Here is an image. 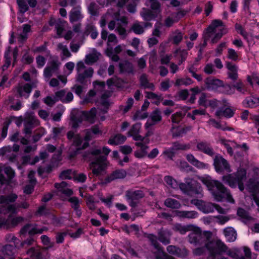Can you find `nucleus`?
<instances>
[{
  "label": "nucleus",
  "instance_id": "bf43d9fd",
  "mask_svg": "<svg viewBox=\"0 0 259 259\" xmlns=\"http://www.w3.org/2000/svg\"><path fill=\"white\" fill-rule=\"evenodd\" d=\"M60 63L58 59L53 60L49 62V66L48 67L50 68L53 72H55L59 69Z\"/></svg>",
  "mask_w": 259,
  "mask_h": 259
},
{
  "label": "nucleus",
  "instance_id": "20e7f679",
  "mask_svg": "<svg viewBox=\"0 0 259 259\" xmlns=\"http://www.w3.org/2000/svg\"><path fill=\"white\" fill-rule=\"evenodd\" d=\"M204 83L206 89L208 91L228 94L231 90L230 84L212 76L206 78Z\"/></svg>",
  "mask_w": 259,
  "mask_h": 259
},
{
  "label": "nucleus",
  "instance_id": "ddd939ff",
  "mask_svg": "<svg viewBox=\"0 0 259 259\" xmlns=\"http://www.w3.org/2000/svg\"><path fill=\"white\" fill-rule=\"evenodd\" d=\"M167 251L170 254L180 257H185L188 254V251L185 248H180L175 245H169L166 248Z\"/></svg>",
  "mask_w": 259,
  "mask_h": 259
},
{
  "label": "nucleus",
  "instance_id": "e433bc0d",
  "mask_svg": "<svg viewBox=\"0 0 259 259\" xmlns=\"http://www.w3.org/2000/svg\"><path fill=\"white\" fill-rule=\"evenodd\" d=\"M186 113L182 111L177 112L172 114L171 119L173 123L179 124L185 116Z\"/></svg>",
  "mask_w": 259,
  "mask_h": 259
},
{
  "label": "nucleus",
  "instance_id": "bb28decb",
  "mask_svg": "<svg viewBox=\"0 0 259 259\" xmlns=\"http://www.w3.org/2000/svg\"><path fill=\"white\" fill-rule=\"evenodd\" d=\"M176 214L180 218L194 219L196 217L197 212L195 211L176 210Z\"/></svg>",
  "mask_w": 259,
  "mask_h": 259
},
{
  "label": "nucleus",
  "instance_id": "79ce46f5",
  "mask_svg": "<svg viewBox=\"0 0 259 259\" xmlns=\"http://www.w3.org/2000/svg\"><path fill=\"white\" fill-rule=\"evenodd\" d=\"M158 239L164 244H168L170 243L169 238L166 237L165 231L160 229L158 233Z\"/></svg>",
  "mask_w": 259,
  "mask_h": 259
},
{
  "label": "nucleus",
  "instance_id": "603ef678",
  "mask_svg": "<svg viewBox=\"0 0 259 259\" xmlns=\"http://www.w3.org/2000/svg\"><path fill=\"white\" fill-rule=\"evenodd\" d=\"M164 181L168 185L172 188L175 189L178 187L177 182L170 176H166L164 178Z\"/></svg>",
  "mask_w": 259,
  "mask_h": 259
},
{
  "label": "nucleus",
  "instance_id": "6e6d98bb",
  "mask_svg": "<svg viewBox=\"0 0 259 259\" xmlns=\"http://www.w3.org/2000/svg\"><path fill=\"white\" fill-rule=\"evenodd\" d=\"M12 227L11 221L9 219L1 218L0 219V229H9Z\"/></svg>",
  "mask_w": 259,
  "mask_h": 259
},
{
  "label": "nucleus",
  "instance_id": "5fc2aeb1",
  "mask_svg": "<svg viewBox=\"0 0 259 259\" xmlns=\"http://www.w3.org/2000/svg\"><path fill=\"white\" fill-rule=\"evenodd\" d=\"M168 160H173L176 155V152L170 147L163 151L162 153Z\"/></svg>",
  "mask_w": 259,
  "mask_h": 259
},
{
  "label": "nucleus",
  "instance_id": "f3484780",
  "mask_svg": "<svg viewBox=\"0 0 259 259\" xmlns=\"http://www.w3.org/2000/svg\"><path fill=\"white\" fill-rule=\"evenodd\" d=\"M81 7L77 6L73 8L69 13V20L71 23L76 22L83 18L81 14Z\"/></svg>",
  "mask_w": 259,
  "mask_h": 259
},
{
  "label": "nucleus",
  "instance_id": "412c9836",
  "mask_svg": "<svg viewBox=\"0 0 259 259\" xmlns=\"http://www.w3.org/2000/svg\"><path fill=\"white\" fill-rule=\"evenodd\" d=\"M36 120L33 117L26 118L24 123V132L26 135H30L34 127V124Z\"/></svg>",
  "mask_w": 259,
  "mask_h": 259
},
{
  "label": "nucleus",
  "instance_id": "774afa93",
  "mask_svg": "<svg viewBox=\"0 0 259 259\" xmlns=\"http://www.w3.org/2000/svg\"><path fill=\"white\" fill-rule=\"evenodd\" d=\"M83 140L79 134H76L75 138L73 140V145L77 148L81 146Z\"/></svg>",
  "mask_w": 259,
  "mask_h": 259
},
{
  "label": "nucleus",
  "instance_id": "49530a36",
  "mask_svg": "<svg viewBox=\"0 0 259 259\" xmlns=\"http://www.w3.org/2000/svg\"><path fill=\"white\" fill-rule=\"evenodd\" d=\"M141 122H137L134 124L128 132V136L129 137L136 134H139V131L141 127Z\"/></svg>",
  "mask_w": 259,
  "mask_h": 259
},
{
  "label": "nucleus",
  "instance_id": "de8ad7c7",
  "mask_svg": "<svg viewBox=\"0 0 259 259\" xmlns=\"http://www.w3.org/2000/svg\"><path fill=\"white\" fill-rule=\"evenodd\" d=\"M75 171H72L71 169H68L66 170H63L61 172L59 175V178L62 180H66V179H71V177L70 175L71 174H74Z\"/></svg>",
  "mask_w": 259,
  "mask_h": 259
},
{
  "label": "nucleus",
  "instance_id": "7c9ffc66",
  "mask_svg": "<svg viewBox=\"0 0 259 259\" xmlns=\"http://www.w3.org/2000/svg\"><path fill=\"white\" fill-rule=\"evenodd\" d=\"M17 197V195L15 194H11L7 196H1L0 204H8L9 203L14 202Z\"/></svg>",
  "mask_w": 259,
  "mask_h": 259
},
{
  "label": "nucleus",
  "instance_id": "b1692460",
  "mask_svg": "<svg viewBox=\"0 0 259 259\" xmlns=\"http://www.w3.org/2000/svg\"><path fill=\"white\" fill-rule=\"evenodd\" d=\"M106 167V163H91L90 168L94 175L98 176L105 170Z\"/></svg>",
  "mask_w": 259,
  "mask_h": 259
},
{
  "label": "nucleus",
  "instance_id": "f257e3e1",
  "mask_svg": "<svg viewBox=\"0 0 259 259\" xmlns=\"http://www.w3.org/2000/svg\"><path fill=\"white\" fill-rule=\"evenodd\" d=\"M212 233L209 231L202 232L201 229L194 226V228L188 236L189 241L196 246L205 244L209 250L212 259H214L217 255H220L227 251V246L220 240L210 241Z\"/></svg>",
  "mask_w": 259,
  "mask_h": 259
},
{
  "label": "nucleus",
  "instance_id": "680f3d73",
  "mask_svg": "<svg viewBox=\"0 0 259 259\" xmlns=\"http://www.w3.org/2000/svg\"><path fill=\"white\" fill-rule=\"evenodd\" d=\"M6 120H10L11 123L14 122L17 126L19 127L22 123L23 119L21 117H17L14 116H11L7 118Z\"/></svg>",
  "mask_w": 259,
  "mask_h": 259
},
{
  "label": "nucleus",
  "instance_id": "f704fd0d",
  "mask_svg": "<svg viewBox=\"0 0 259 259\" xmlns=\"http://www.w3.org/2000/svg\"><path fill=\"white\" fill-rule=\"evenodd\" d=\"M19 13L24 14L29 10V6L25 0H17Z\"/></svg>",
  "mask_w": 259,
  "mask_h": 259
},
{
  "label": "nucleus",
  "instance_id": "9d476101",
  "mask_svg": "<svg viewBox=\"0 0 259 259\" xmlns=\"http://www.w3.org/2000/svg\"><path fill=\"white\" fill-rule=\"evenodd\" d=\"M125 196L127 199L130 201V204L132 207H136L139 203V199L144 196L142 191H131L128 190L126 192Z\"/></svg>",
  "mask_w": 259,
  "mask_h": 259
},
{
  "label": "nucleus",
  "instance_id": "ea45409f",
  "mask_svg": "<svg viewBox=\"0 0 259 259\" xmlns=\"http://www.w3.org/2000/svg\"><path fill=\"white\" fill-rule=\"evenodd\" d=\"M27 253L30 254L33 259L42 258L41 252L39 249H35L34 247L30 248L27 251Z\"/></svg>",
  "mask_w": 259,
  "mask_h": 259
},
{
  "label": "nucleus",
  "instance_id": "4468645a",
  "mask_svg": "<svg viewBox=\"0 0 259 259\" xmlns=\"http://www.w3.org/2000/svg\"><path fill=\"white\" fill-rule=\"evenodd\" d=\"M4 171L7 175V178H6L2 173V169L0 167V183L2 185L9 184L15 176V172L10 167H6Z\"/></svg>",
  "mask_w": 259,
  "mask_h": 259
},
{
  "label": "nucleus",
  "instance_id": "473e14b6",
  "mask_svg": "<svg viewBox=\"0 0 259 259\" xmlns=\"http://www.w3.org/2000/svg\"><path fill=\"white\" fill-rule=\"evenodd\" d=\"M214 165L216 171L218 172L224 171L230 172L231 171L228 163H214Z\"/></svg>",
  "mask_w": 259,
  "mask_h": 259
},
{
  "label": "nucleus",
  "instance_id": "5701e85b",
  "mask_svg": "<svg viewBox=\"0 0 259 259\" xmlns=\"http://www.w3.org/2000/svg\"><path fill=\"white\" fill-rule=\"evenodd\" d=\"M194 228L193 225H188L183 226L181 224H176L174 225L172 229L174 231L179 232L181 234H185L187 232L192 231Z\"/></svg>",
  "mask_w": 259,
  "mask_h": 259
},
{
  "label": "nucleus",
  "instance_id": "c85d7f7f",
  "mask_svg": "<svg viewBox=\"0 0 259 259\" xmlns=\"http://www.w3.org/2000/svg\"><path fill=\"white\" fill-rule=\"evenodd\" d=\"M83 118L81 116H77L73 115L70 117V125L73 130H77L82 123Z\"/></svg>",
  "mask_w": 259,
  "mask_h": 259
},
{
  "label": "nucleus",
  "instance_id": "3c124183",
  "mask_svg": "<svg viewBox=\"0 0 259 259\" xmlns=\"http://www.w3.org/2000/svg\"><path fill=\"white\" fill-rule=\"evenodd\" d=\"M225 29L221 28L219 30V31L215 34L214 36L212 38L211 40V43L212 44H214L217 43L223 37L224 34L226 32H224Z\"/></svg>",
  "mask_w": 259,
  "mask_h": 259
},
{
  "label": "nucleus",
  "instance_id": "72a5a7b5",
  "mask_svg": "<svg viewBox=\"0 0 259 259\" xmlns=\"http://www.w3.org/2000/svg\"><path fill=\"white\" fill-rule=\"evenodd\" d=\"M228 141H229L225 139H222L220 140V143L225 147L227 150V153L229 154V155L230 156H233L235 151L234 148L233 147L234 144L232 143V145L231 146L228 143Z\"/></svg>",
  "mask_w": 259,
  "mask_h": 259
},
{
  "label": "nucleus",
  "instance_id": "0e129e2a",
  "mask_svg": "<svg viewBox=\"0 0 259 259\" xmlns=\"http://www.w3.org/2000/svg\"><path fill=\"white\" fill-rule=\"evenodd\" d=\"M73 175H74V177H73V179L74 181H77L79 182L83 183L86 180L87 177L83 173H80V174H79L78 175H76L74 173L73 174Z\"/></svg>",
  "mask_w": 259,
  "mask_h": 259
},
{
  "label": "nucleus",
  "instance_id": "a878e982",
  "mask_svg": "<svg viewBox=\"0 0 259 259\" xmlns=\"http://www.w3.org/2000/svg\"><path fill=\"white\" fill-rule=\"evenodd\" d=\"M126 140V137L121 134L116 135L114 137L109 139L108 143L111 145H118L123 143Z\"/></svg>",
  "mask_w": 259,
  "mask_h": 259
},
{
  "label": "nucleus",
  "instance_id": "4c0bfd02",
  "mask_svg": "<svg viewBox=\"0 0 259 259\" xmlns=\"http://www.w3.org/2000/svg\"><path fill=\"white\" fill-rule=\"evenodd\" d=\"M171 147L176 152L178 150H186L190 149V146L189 144H184L177 141L172 143V146Z\"/></svg>",
  "mask_w": 259,
  "mask_h": 259
},
{
  "label": "nucleus",
  "instance_id": "c03bdc74",
  "mask_svg": "<svg viewBox=\"0 0 259 259\" xmlns=\"http://www.w3.org/2000/svg\"><path fill=\"white\" fill-rule=\"evenodd\" d=\"M136 145L141 146L142 150L141 151L135 152V156L137 158H142L146 155V149L147 146L144 145L142 143H138Z\"/></svg>",
  "mask_w": 259,
  "mask_h": 259
},
{
  "label": "nucleus",
  "instance_id": "6ab92c4d",
  "mask_svg": "<svg viewBox=\"0 0 259 259\" xmlns=\"http://www.w3.org/2000/svg\"><path fill=\"white\" fill-rule=\"evenodd\" d=\"M120 73H133L134 67L133 64L128 60H124L119 63Z\"/></svg>",
  "mask_w": 259,
  "mask_h": 259
},
{
  "label": "nucleus",
  "instance_id": "09e8293b",
  "mask_svg": "<svg viewBox=\"0 0 259 259\" xmlns=\"http://www.w3.org/2000/svg\"><path fill=\"white\" fill-rule=\"evenodd\" d=\"M133 32L136 34H141L144 33V27L138 22L134 23L131 28Z\"/></svg>",
  "mask_w": 259,
  "mask_h": 259
},
{
  "label": "nucleus",
  "instance_id": "423d86ee",
  "mask_svg": "<svg viewBox=\"0 0 259 259\" xmlns=\"http://www.w3.org/2000/svg\"><path fill=\"white\" fill-rule=\"evenodd\" d=\"M197 150L213 158V162H228L220 154L215 153L210 144L206 141H201L197 143Z\"/></svg>",
  "mask_w": 259,
  "mask_h": 259
},
{
  "label": "nucleus",
  "instance_id": "39448f33",
  "mask_svg": "<svg viewBox=\"0 0 259 259\" xmlns=\"http://www.w3.org/2000/svg\"><path fill=\"white\" fill-rule=\"evenodd\" d=\"M111 151L106 146H104L102 150L97 148H92L85 151L83 154L84 159H93L91 162H107V156Z\"/></svg>",
  "mask_w": 259,
  "mask_h": 259
},
{
  "label": "nucleus",
  "instance_id": "2eb2a0df",
  "mask_svg": "<svg viewBox=\"0 0 259 259\" xmlns=\"http://www.w3.org/2000/svg\"><path fill=\"white\" fill-rule=\"evenodd\" d=\"M254 178H250L247 182V186L253 191L259 192V182L256 180L259 179V168H253Z\"/></svg>",
  "mask_w": 259,
  "mask_h": 259
},
{
  "label": "nucleus",
  "instance_id": "0eeeda50",
  "mask_svg": "<svg viewBox=\"0 0 259 259\" xmlns=\"http://www.w3.org/2000/svg\"><path fill=\"white\" fill-rule=\"evenodd\" d=\"M179 187L182 191L189 195L201 194L202 192L200 184L193 180L186 183L180 184Z\"/></svg>",
  "mask_w": 259,
  "mask_h": 259
},
{
  "label": "nucleus",
  "instance_id": "1a4fd4ad",
  "mask_svg": "<svg viewBox=\"0 0 259 259\" xmlns=\"http://www.w3.org/2000/svg\"><path fill=\"white\" fill-rule=\"evenodd\" d=\"M19 149V145L16 144H14L13 147L4 146L0 148V156L9 160V162H14L17 158L16 152H18Z\"/></svg>",
  "mask_w": 259,
  "mask_h": 259
},
{
  "label": "nucleus",
  "instance_id": "dca6fc26",
  "mask_svg": "<svg viewBox=\"0 0 259 259\" xmlns=\"http://www.w3.org/2000/svg\"><path fill=\"white\" fill-rule=\"evenodd\" d=\"M226 67L229 70L228 77L233 81L237 80L238 76L237 66L232 62L228 61L226 63Z\"/></svg>",
  "mask_w": 259,
  "mask_h": 259
},
{
  "label": "nucleus",
  "instance_id": "338daca9",
  "mask_svg": "<svg viewBox=\"0 0 259 259\" xmlns=\"http://www.w3.org/2000/svg\"><path fill=\"white\" fill-rule=\"evenodd\" d=\"M107 98L108 96L106 94H103L101 96L100 104L103 107L110 108V103Z\"/></svg>",
  "mask_w": 259,
  "mask_h": 259
},
{
  "label": "nucleus",
  "instance_id": "9b49d317",
  "mask_svg": "<svg viewBox=\"0 0 259 259\" xmlns=\"http://www.w3.org/2000/svg\"><path fill=\"white\" fill-rule=\"evenodd\" d=\"M234 144L233 146L234 148V154L233 156L235 159V162H242V158L244 156L248 150V147L245 143L242 145H239L235 142H232Z\"/></svg>",
  "mask_w": 259,
  "mask_h": 259
},
{
  "label": "nucleus",
  "instance_id": "7ed1b4c3",
  "mask_svg": "<svg viewBox=\"0 0 259 259\" xmlns=\"http://www.w3.org/2000/svg\"><path fill=\"white\" fill-rule=\"evenodd\" d=\"M246 179V171L244 168H240L234 175L228 174L222 178V180L225 184H227L232 188H235L236 185L241 191L244 190L243 182Z\"/></svg>",
  "mask_w": 259,
  "mask_h": 259
},
{
  "label": "nucleus",
  "instance_id": "6e6552de",
  "mask_svg": "<svg viewBox=\"0 0 259 259\" xmlns=\"http://www.w3.org/2000/svg\"><path fill=\"white\" fill-rule=\"evenodd\" d=\"M235 109L231 108L228 101L224 98L222 100L221 105L215 112V115L219 118L225 117L227 119L234 116Z\"/></svg>",
  "mask_w": 259,
  "mask_h": 259
},
{
  "label": "nucleus",
  "instance_id": "f8f14e48",
  "mask_svg": "<svg viewBox=\"0 0 259 259\" xmlns=\"http://www.w3.org/2000/svg\"><path fill=\"white\" fill-rule=\"evenodd\" d=\"M33 83H26L23 85H18L17 87V93L20 98L28 99L33 89Z\"/></svg>",
  "mask_w": 259,
  "mask_h": 259
},
{
  "label": "nucleus",
  "instance_id": "393cba45",
  "mask_svg": "<svg viewBox=\"0 0 259 259\" xmlns=\"http://www.w3.org/2000/svg\"><path fill=\"white\" fill-rule=\"evenodd\" d=\"M144 12L141 13V16L146 21H150L155 20L157 16V13L152 11L151 10L143 8Z\"/></svg>",
  "mask_w": 259,
  "mask_h": 259
},
{
  "label": "nucleus",
  "instance_id": "f03ea898",
  "mask_svg": "<svg viewBox=\"0 0 259 259\" xmlns=\"http://www.w3.org/2000/svg\"><path fill=\"white\" fill-rule=\"evenodd\" d=\"M202 182L211 191L217 201H222L225 199L229 202L234 203L235 201L230 191L221 182L207 178H203Z\"/></svg>",
  "mask_w": 259,
  "mask_h": 259
},
{
  "label": "nucleus",
  "instance_id": "c756f323",
  "mask_svg": "<svg viewBox=\"0 0 259 259\" xmlns=\"http://www.w3.org/2000/svg\"><path fill=\"white\" fill-rule=\"evenodd\" d=\"M224 232L228 241L233 242L236 240L237 234L236 231L233 228H227L224 230Z\"/></svg>",
  "mask_w": 259,
  "mask_h": 259
},
{
  "label": "nucleus",
  "instance_id": "2f4dec72",
  "mask_svg": "<svg viewBox=\"0 0 259 259\" xmlns=\"http://www.w3.org/2000/svg\"><path fill=\"white\" fill-rule=\"evenodd\" d=\"M149 119L154 123L155 124L161 121L162 120V116L160 110L158 108H156L151 113L149 116Z\"/></svg>",
  "mask_w": 259,
  "mask_h": 259
},
{
  "label": "nucleus",
  "instance_id": "e2e57ef3",
  "mask_svg": "<svg viewBox=\"0 0 259 259\" xmlns=\"http://www.w3.org/2000/svg\"><path fill=\"white\" fill-rule=\"evenodd\" d=\"M33 57L29 55L27 53L25 54L22 58V61L25 64H30L33 62Z\"/></svg>",
  "mask_w": 259,
  "mask_h": 259
},
{
  "label": "nucleus",
  "instance_id": "8fccbe9b",
  "mask_svg": "<svg viewBox=\"0 0 259 259\" xmlns=\"http://www.w3.org/2000/svg\"><path fill=\"white\" fill-rule=\"evenodd\" d=\"M14 247L11 244H7L2 249V252L5 255L12 256L14 254Z\"/></svg>",
  "mask_w": 259,
  "mask_h": 259
},
{
  "label": "nucleus",
  "instance_id": "4d7b16f0",
  "mask_svg": "<svg viewBox=\"0 0 259 259\" xmlns=\"http://www.w3.org/2000/svg\"><path fill=\"white\" fill-rule=\"evenodd\" d=\"M157 251L154 252L156 259H164L166 253L164 251L162 247L158 246L157 248H155Z\"/></svg>",
  "mask_w": 259,
  "mask_h": 259
},
{
  "label": "nucleus",
  "instance_id": "58836bf2",
  "mask_svg": "<svg viewBox=\"0 0 259 259\" xmlns=\"http://www.w3.org/2000/svg\"><path fill=\"white\" fill-rule=\"evenodd\" d=\"M87 31L91 33L90 36L93 39L97 38L99 34L96 27L92 24L87 25Z\"/></svg>",
  "mask_w": 259,
  "mask_h": 259
},
{
  "label": "nucleus",
  "instance_id": "69168bd1",
  "mask_svg": "<svg viewBox=\"0 0 259 259\" xmlns=\"http://www.w3.org/2000/svg\"><path fill=\"white\" fill-rule=\"evenodd\" d=\"M233 87L235 88L237 91L242 94H244L246 91V90L242 82H236L233 85Z\"/></svg>",
  "mask_w": 259,
  "mask_h": 259
},
{
  "label": "nucleus",
  "instance_id": "c9c22d12",
  "mask_svg": "<svg viewBox=\"0 0 259 259\" xmlns=\"http://www.w3.org/2000/svg\"><path fill=\"white\" fill-rule=\"evenodd\" d=\"M164 204L168 207L177 209L179 208L181 204L178 201L171 198H167L164 201Z\"/></svg>",
  "mask_w": 259,
  "mask_h": 259
},
{
  "label": "nucleus",
  "instance_id": "cd10ccee",
  "mask_svg": "<svg viewBox=\"0 0 259 259\" xmlns=\"http://www.w3.org/2000/svg\"><path fill=\"white\" fill-rule=\"evenodd\" d=\"M183 38V33L179 29L176 30L172 32V35L169 38V40L174 45H178L182 41Z\"/></svg>",
  "mask_w": 259,
  "mask_h": 259
},
{
  "label": "nucleus",
  "instance_id": "a18cd8bd",
  "mask_svg": "<svg viewBox=\"0 0 259 259\" xmlns=\"http://www.w3.org/2000/svg\"><path fill=\"white\" fill-rule=\"evenodd\" d=\"M214 203L203 202L202 206L201 207V210L204 213H209L213 211Z\"/></svg>",
  "mask_w": 259,
  "mask_h": 259
},
{
  "label": "nucleus",
  "instance_id": "a19ab883",
  "mask_svg": "<svg viewBox=\"0 0 259 259\" xmlns=\"http://www.w3.org/2000/svg\"><path fill=\"white\" fill-rule=\"evenodd\" d=\"M193 82V80L190 77H187L186 78H178L175 82V86L179 87L181 85H188L192 84Z\"/></svg>",
  "mask_w": 259,
  "mask_h": 259
},
{
  "label": "nucleus",
  "instance_id": "a211bd4d",
  "mask_svg": "<svg viewBox=\"0 0 259 259\" xmlns=\"http://www.w3.org/2000/svg\"><path fill=\"white\" fill-rule=\"evenodd\" d=\"M126 172L124 170H116L105 179V183L107 184L117 179H123L125 177Z\"/></svg>",
  "mask_w": 259,
  "mask_h": 259
},
{
  "label": "nucleus",
  "instance_id": "864d4df0",
  "mask_svg": "<svg viewBox=\"0 0 259 259\" xmlns=\"http://www.w3.org/2000/svg\"><path fill=\"white\" fill-rule=\"evenodd\" d=\"M11 124V121L10 120H5L3 123V126L2 130L1 136L3 138H5L7 135L9 125Z\"/></svg>",
  "mask_w": 259,
  "mask_h": 259
},
{
  "label": "nucleus",
  "instance_id": "37998d69",
  "mask_svg": "<svg viewBox=\"0 0 259 259\" xmlns=\"http://www.w3.org/2000/svg\"><path fill=\"white\" fill-rule=\"evenodd\" d=\"M235 29L237 32L240 34L244 38V39L247 40L248 34L241 24L239 23H236L235 25Z\"/></svg>",
  "mask_w": 259,
  "mask_h": 259
},
{
  "label": "nucleus",
  "instance_id": "4be33fe9",
  "mask_svg": "<svg viewBox=\"0 0 259 259\" xmlns=\"http://www.w3.org/2000/svg\"><path fill=\"white\" fill-rule=\"evenodd\" d=\"M243 105L246 108H253L259 105V98L249 96L245 98L242 102Z\"/></svg>",
  "mask_w": 259,
  "mask_h": 259
},
{
  "label": "nucleus",
  "instance_id": "aec40b11",
  "mask_svg": "<svg viewBox=\"0 0 259 259\" xmlns=\"http://www.w3.org/2000/svg\"><path fill=\"white\" fill-rule=\"evenodd\" d=\"M97 115V109L95 107H92L89 111H82L81 116L85 121L94 123Z\"/></svg>",
  "mask_w": 259,
  "mask_h": 259
},
{
  "label": "nucleus",
  "instance_id": "13d9d810",
  "mask_svg": "<svg viewBox=\"0 0 259 259\" xmlns=\"http://www.w3.org/2000/svg\"><path fill=\"white\" fill-rule=\"evenodd\" d=\"M178 52H180V56L181 59L179 60V65H180L181 64L183 63L184 62L186 61L187 58L188 52L185 50H181L180 49H178L176 51L175 53H178Z\"/></svg>",
  "mask_w": 259,
  "mask_h": 259
},
{
  "label": "nucleus",
  "instance_id": "052dcab7",
  "mask_svg": "<svg viewBox=\"0 0 259 259\" xmlns=\"http://www.w3.org/2000/svg\"><path fill=\"white\" fill-rule=\"evenodd\" d=\"M228 58L234 61H236L238 60V55L236 52L233 49L229 48L228 49Z\"/></svg>",
  "mask_w": 259,
  "mask_h": 259
}]
</instances>
